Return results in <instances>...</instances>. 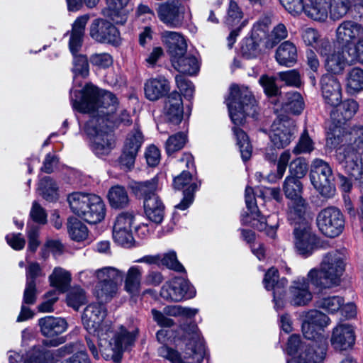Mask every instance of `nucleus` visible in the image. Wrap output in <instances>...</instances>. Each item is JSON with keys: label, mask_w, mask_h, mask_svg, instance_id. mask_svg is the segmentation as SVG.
<instances>
[{"label": "nucleus", "mask_w": 363, "mask_h": 363, "mask_svg": "<svg viewBox=\"0 0 363 363\" xmlns=\"http://www.w3.org/2000/svg\"><path fill=\"white\" fill-rule=\"evenodd\" d=\"M157 13L160 21L169 28H179L184 24V7L179 0H170L159 4Z\"/></svg>", "instance_id": "18"}, {"label": "nucleus", "mask_w": 363, "mask_h": 363, "mask_svg": "<svg viewBox=\"0 0 363 363\" xmlns=\"http://www.w3.org/2000/svg\"><path fill=\"white\" fill-rule=\"evenodd\" d=\"M110 206L113 208H123L128 206L129 198L125 189L119 185L112 186L108 192Z\"/></svg>", "instance_id": "38"}, {"label": "nucleus", "mask_w": 363, "mask_h": 363, "mask_svg": "<svg viewBox=\"0 0 363 363\" xmlns=\"http://www.w3.org/2000/svg\"><path fill=\"white\" fill-rule=\"evenodd\" d=\"M38 325L42 335L48 337L57 336L67 328V321L64 318L51 315L40 318Z\"/></svg>", "instance_id": "30"}, {"label": "nucleus", "mask_w": 363, "mask_h": 363, "mask_svg": "<svg viewBox=\"0 0 363 363\" xmlns=\"http://www.w3.org/2000/svg\"><path fill=\"white\" fill-rule=\"evenodd\" d=\"M106 315V309L104 305L91 303L85 308L82 322L90 334L97 336L103 357L119 363L123 352L133 346L138 329L133 325L112 327L111 324L104 323Z\"/></svg>", "instance_id": "1"}, {"label": "nucleus", "mask_w": 363, "mask_h": 363, "mask_svg": "<svg viewBox=\"0 0 363 363\" xmlns=\"http://www.w3.org/2000/svg\"><path fill=\"white\" fill-rule=\"evenodd\" d=\"M289 220L294 225L293 235L296 252L305 258L311 256L315 249L317 237L311 230L309 218L305 213Z\"/></svg>", "instance_id": "8"}, {"label": "nucleus", "mask_w": 363, "mask_h": 363, "mask_svg": "<svg viewBox=\"0 0 363 363\" xmlns=\"http://www.w3.org/2000/svg\"><path fill=\"white\" fill-rule=\"evenodd\" d=\"M317 225L320 231L325 236L337 237L344 229V216L336 207L325 208L321 210L317 216Z\"/></svg>", "instance_id": "13"}, {"label": "nucleus", "mask_w": 363, "mask_h": 363, "mask_svg": "<svg viewBox=\"0 0 363 363\" xmlns=\"http://www.w3.org/2000/svg\"><path fill=\"white\" fill-rule=\"evenodd\" d=\"M85 125V132L90 140V147L98 157L108 155L114 147V140L108 125L102 124L100 118L90 115Z\"/></svg>", "instance_id": "7"}, {"label": "nucleus", "mask_w": 363, "mask_h": 363, "mask_svg": "<svg viewBox=\"0 0 363 363\" xmlns=\"http://www.w3.org/2000/svg\"><path fill=\"white\" fill-rule=\"evenodd\" d=\"M310 283V279L304 277H296L291 281L287 294L288 302L291 306H306L309 304L313 299Z\"/></svg>", "instance_id": "21"}, {"label": "nucleus", "mask_w": 363, "mask_h": 363, "mask_svg": "<svg viewBox=\"0 0 363 363\" xmlns=\"http://www.w3.org/2000/svg\"><path fill=\"white\" fill-rule=\"evenodd\" d=\"M133 192L138 197L143 198L144 201L147 198L159 197L158 191L161 189L158 176L144 182H134L131 184Z\"/></svg>", "instance_id": "31"}, {"label": "nucleus", "mask_w": 363, "mask_h": 363, "mask_svg": "<svg viewBox=\"0 0 363 363\" xmlns=\"http://www.w3.org/2000/svg\"><path fill=\"white\" fill-rule=\"evenodd\" d=\"M27 236L28 238V249L32 252H35L40 245L38 240L39 236V227L34 224H28L27 225Z\"/></svg>", "instance_id": "64"}, {"label": "nucleus", "mask_w": 363, "mask_h": 363, "mask_svg": "<svg viewBox=\"0 0 363 363\" xmlns=\"http://www.w3.org/2000/svg\"><path fill=\"white\" fill-rule=\"evenodd\" d=\"M49 280L51 286L55 287L57 291L64 292L70 284L71 274L61 267H55L50 275Z\"/></svg>", "instance_id": "41"}, {"label": "nucleus", "mask_w": 363, "mask_h": 363, "mask_svg": "<svg viewBox=\"0 0 363 363\" xmlns=\"http://www.w3.org/2000/svg\"><path fill=\"white\" fill-rule=\"evenodd\" d=\"M357 0H334L333 4L330 6V16L333 20L343 17L348 12L352 5H356ZM363 2V0H359Z\"/></svg>", "instance_id": "49"}, {"label": "nucleus", "mask_w": 363, "mask_h": 363, "mask_svg": "<svg viewBox=\"0 0 363 363\" xmlns=\"http://www.w3.org/2000/svg\"><path fill=\"white\" fill-rule=\"evenodd\" d=\"M272 15L266 13L261 16L259 19L254 23L252 34L257 38H267L269 28L272 24Z\"/></svg>", "instance_id": "50"}, {"label": "nucleus", "mask_w": 363, "mask_h": 363, "mask_svg": "<svg viewBox=\"0 0 363 363\" xmlns=\"http://www.w3.org/2000/svg\"><path fill=\"white\" fill-rule=\"evenodd\" d=\"M225 103L235 125H242L247 116L254 117L257 112L256 101L252 92H230Z\"/></svg>", "instance_id": "9"}, {"label": "nucleus", "mask_w": 363, "mask_h": 363, "mask_svg": "<svg viewBox=\"0 0 363 363\" xmlns=\"http://www.w3.org/2000/svg\"><path fill=\"white\" fill-rule=\"evenodd\" d=\"M303 320L313 325L319 330H323L330 323V318L318 310H310L303 314Z\"/></svg>", "instance_id": "44"}, {"label": "nucleus", "mask_w": 363, "mask_h": 363, "mask_svg": "<svg viewBox=\"0 0 363 363\" xmlns=\"http://www.w3.org/2000/svg\"><path fill=\"white\" fill-rule=\"evenodd\" d=\"M306 4V14L317 21H325L331 6L330 0H308Z\"/></svg>", "instance_id": "36"}, {"label": "nucleus", "mask_w": 363, "mask_h": 363, "mask_svg": "<svg viewBox=\"0 0 363 363\" xmlns=\"http://www.w3.org/2000/svg\"><path fill=\"white\" fill-rule=\"evenodd\" d=\"M173 186L176 189H184V197L175 207L184 211L193 203L194 192L198 189L199 185L192 181L191 174L188 171L184 170L179 175L174 178Z\"/></svg>", "instance_id": "23"}, {"label": "nucleus", "mask_w": 363, "mask_h": 363, "mask_svg": "<svg viewBox=\"0 0 363 363\" xmlns=\"http://www.w3.org/2000/svg\"><path fill=\"white\" fill-rule=\"evenodd\" d=\"M269 101L280 109L293 114H300L304 108L303 98L299 92H265Z\"/></svg>", "instance_id": "19"}, {"label": "nucleus", "mask_w": 363, "mask_h": 363, "mask_svg": "<svg viewBox=\"0 0 363 363\" xmlns=\"http://www.w3.org/2000/svg\"><path fill=\"white\" fill-rule=\"evenodd\" d=\"M161 38L162 42L167 45L168 52H174V44L182 42V40L184 39L181 33L169 30L162 32Z\"/></svg>", "instance_id": "60"}, {"label": "nucleus", "mask_w": 363, "mask_h": 363, "mask_svg": "<svg viewBox=\"0 0 363 363\" xmlns=\"http://www.w3.org/2000/svg\"><path fill=\"white\" fill-rule=\"evenodd\" d=\"M89 34L96 41L115 47L118 46L121 42L118 29L111 22L103 18L93 21L90 26Z\"/></svg>", "instance_id": "15"}, {"label": "nucleus", "mask_w": 363, "mask_h": 363, "mask_svg": "<svg viewBox=\"0 0 363 363\" xmlns=\"http://www.w3.org/2000/svg\"><path fill=\"white\" fill-rule=\"evenodd\" d=\"M164 313L168 316H184L191 318L194 316L198 310L196 308L182 307L181 306H167L163 308Z\"/></svg>", "instance_id": "58"}, {"label": "nucleus", "mask_w": 363, "mask_h": 363, "mask_svg": "<svg viewBox=\"0 0 363 363\" xmlns=\"http://www.w3.org/2000/svg\"><path fill=\"white\" fill-rule=\"evenodd\" d=\"M344 303V299L339 296H330L319 298L315 303L316 307L321 308L328 313L337 312Z\"/></svg>", "instance_id": "45"}, {"label": "nucleus", "mask_w": 363, "mask_h": 363, "mask_svg": "<svg viewBox=\"0 0 363 363\" xmlns=\"http://www.w3.org/2000/svg\"><path fill=\"white\" fill-rule=\"evenodd\" d=\"M186 135L183 133H178L169 138L166 142V151L168 155L172 154L184 146Z\"/></svg>", "instance_id": "56"}, {"label": "nucleus", "mask_w": 363, "mask_h": 363, "mask_svg": "<svg viewBox=\"0 0 363 363\" xmlns=\"http://www.w3.org/2000/svg\"><path fill=\"white\" fill-rule=\"evenodd\" d=\"M143 143V135L138 129L130 131L125 141L123 150L138 154Z\"/></svg>", "instance_id": "51"}, {"label": "nucleus", "mask_w": 363, "mask_h": 363, "mask_svg": "<svg viewBox=\"0 0 363 363\" xmlns=\"http://www.w3.org/2000/svg\"><path fill=\"white\" fill-rule=\"evenodd\" d=\"M86 296L84 290L79 287H74L67 295V303L68 306L75 310L85 303Z\"/></svg>", "instance_id": "55"}, {"label": "nucleus", "mask_w": 363, "mask_h": 363, "mask_svg": "<svg viewBox=\"0 0 363 363\" xmlns=\"http://www.w3.org/2000/svg\"><path fill=\"white\" fill-rule=\"evenodd\" d=\"M38 191L47 201H53L57 199L58 186L50 177H45L40 181Z\"/></svg>", "instance_id": "43"}, {"label": "nucleus", "mask_w": 363, "mask_h": 363, "mask_svg": "<svg viewBox=\"0 0 363 363\" xmlns=\"http://www.w3.org/2000/svg\"><path fill=\"white\" fill-rule=\"evenodd\" d=\"M347 61L343 52L338 50L328 55L325 59V67L328 72L334 74H339L345 69Z\"/></svg>", "instance_id": "40"}, {"label": "nucleus", "mask_w": 363, "mask_h": 363, "mask_svg": "<svg viewBox=\"0 0 363 363\" xmlns=\"http://www.w3.org/2000/svg\"><path fill=\"white\" fill-rule=\"evenodd\" d=\"M363 37V26L354 21H343L336 29V40L342 47L354 45Z\"/></svg>", "instance_id": "26"}, {"label": "nucleus", "mask_w": 363, "mask_h": 363, "mask_svg": "<svg viewBox=\"0 0 363 363\" xmlns=\"http://www.w3.org/2000/svg\"><path fill=\"white\" fill-rule=\"evenodd\" d=\"M119 284L116 282H106L98 281L95 287L94 294L100 302L110 301L117 294Z\"/></svg>", "instance_id": "39"}, {"label": "nucleus", "mask_w": 363, "mask_h": 363, "mask_svg": "<svg viewBox=\"0 0 363 363\" xmlns=\"http://www.w3.org/2000/svg\"><path fill=\"white\" fill-rule=\"evenodd\" d=\"M359 106L357 101L348 99L342 101L338 109L333 111L330 117L337 125L344 123L346 121L351 119L357 113Z\"/></svg>", "instance_id": "35"}, {"label": "nucleus", "mask_w": 363, "mask_h": 363, "mask_svg": "<svg viewBox=\"0 0 363 363\" xmlns=\"http://www.w3.org/2000/svg\"><path fill=\"white\" fill-rule=\"evenodd\" d=\"M347 259L344 250H333L325 254L320 268H313L307 274L311 284L320 289L339 286L345 272Z\"/></svg>", "instance_id": "4"}, {"label": "nucleus", "mask_w": 363, "mask_h": 363, "mask_svg": "<svg viewBox=\"0 0 363 363\" xmlns=\"http://www.w3.org/2000/svg\"><path fill=\"white\" fill-rule=\"evenodd\" d=\"M183 101L180 92H168L165 99L164 117L167 123L179 124L183 119Z\"/></svg>", "instance_id": "28"}, {"label": "nucleus", "mask_w": 363, "mask_h": 363, "mask_svg": "<svg viewBox=\"0 0 363 363\" xmlns=\"http://www.w3.org/2000/svg\"><path fill=\"white\" fill-rule=\"evenodd\" d=\"M186 338L188 342L184 352V358L177 351L167 346L160 347V355L172 363H201L205 356V346L196 325L189 327L186 332Z\"/></svg>", "instance_id": "6"}, {"label": "nucleus", "mask_w": 363, "mask_h": 363, "mask_svg": "<svg viewBox=\"0 0 363 363\" xmlns=\"http://www.w3.org/2000/svg\"><path fill=\"white\" fill-rule=\"evenodd\" d=\"M314 149L313 142L308 136L306 130H304L301 135L298 143L294 148V153L296 155L302 153H309Z\"/></svg>", "instance_id": "59"}, {"label": "nucleus", "mask_w": 363, "mask_h": 363, "mask_svg": "<svg viewBox=\"0 0 363 363\" xmlns=\"http://www.w3.org/2000/svg\"><path fill=\"white\" fill-rule=\"evenodd\" d=\"M74 345H66L55 350H48L45 347H34L28 354L24 363H53L57 358L73 352Z\"/></svg>", "instance_id": "25"}, {"label": "nucleus", "mask_w": 363, "mask_h": 363, "mask_svg": "<svg viewBox=\"0 0 363 363\" xmlns=\"http://www.w3.org/2000/svg\"><path fill=\"white\" fill-rule=\"evenodd\" d=\"M168 80L164 77H158L148 79L144 87V91H169Z\"/></svg>", "instance_id": "62"}, {"label": "nucleus", "mask_w": 363, "mask_h": 363, "mask_svg": "<svg viewBox=\"0 0 363 363\" xmlns=\"http://www.w3.org/2000/svg\"><path fill=\"white\" fill-rule=\"evenodd\" d=\"M67 202L72 212L89 223L96 224L105 217V205L96 194L73 192L67 196Z\"/></svg>", "instance_id": "5"}, {"label": "nucleus", "mask_w": 363, "mask_h": 363, "mask_svg": "<svg viewBox=\"0 0 363 363\" xmlns=\"http://www.w3.org/2000/svg\"><path fill=\"white\" fill-rule=\"evenodd\" d=\"M161 264L178 272L184 271L183 265L177 260L176 253L174 251L169 252L163 256L161 255Z\"/></svg>", "instance_id": "63"}, {"label": "nucleus", "mask_w": 363, "mask_h": 363, "mask_svg": "<svg viewBox=\"0 0 363 363\" xmlns=\"http://www.w3.org/2000/svg\"><path fill=\"white\" fill-rule=\"evenodd\" d=\"M245 199L247 212L242 214L241 222L245 225H251L258 230H266L271 238H274L276 228L267 224V218L260 214L258 210L252 188L247 186L245 192Z\"/></svg>", "instance_id": "11"}, {"label": "nucleus", "mask_w": 363, "mask_h": 363, "mask_svg": "<svg viewBox=\"0 0 363 363\" xmlns=\"http://www.w3.org/2000/svg\"><path fill=\"white\" fill-rule=\"evenodd\" d=\"M310 178L314 188L324 197H332L335 188L332 182L333 172L329 164L321 159L313 161Z\"/></svg>", "instance_id": "10"}, {"label": "nucleus", "mask_w": 363, "mask_h": 363, "mask_svg": "<svg viewBox=\"0 0 363 363\" xmlns=\"http://www.w3.org/2000/svg\"><path fill=\"white\" fill-rule=\"evenodd\" d=\"M73 67L72 71L74 75V86L70 91H106L105 89H99L90 82L84 80H79L78 77L86 78L89 74V60L84 55H73Z\"/></svg>", "instance_id": "22"}, {"label": "nucleus", "mask_w": 363, "mask_h": 363, "mask_svg": "<svg viewBox=\"0 0 363 363\" xmlns=\"http://www.w3.org/2000/svg\"><path fill=\"white\" fill-rule=\"evenodd\" d=\"M143 274L142 267L138 265L130 267L123 276L125 291L130 294L139 293L141 288Z\"/></svg>", "instance_id": "33"}, {"label": "nucleus", "mask_w": 363, "mask_h": 363, "mask_svg": "<svg viewBox=\"0 0 363 363\" xmlns=\"http://www.w3.org/2000/svg\"><path fill=\"white\" fill-rule=\"evenodd\" d=\"M145 213L152 222L159 224L164 216V205L160 197H151L143 201Z\"/></svg>", "instance_id": "34"}, {"label": "nucleus", "mask_w": 363, "mask_h": 363, "mask_svg": "<svg viewBox=\"0 0 363 363\" xmlns=\"http://www.w3.org/2000/svg\"><path fill=\"white\" fill-rule=\"evenodd\" d=\"M326 354L319 357L318 352L306 349L298 355L293 357L287 363H322Z\"/></svg>", "instance_id": "52"}, {"label": "nucleus", "mask_w": 363, "mask_h": 363, "mask_svg": "<svg viewBox=\"0 0 363 363\" xmlns=\"http://www.w3.org/2000/svg\"><path fill=\"white\" fill-rule=\"evenodd\" d=\"M288 36V30L286 26L283 23H279L274 26L271 33L267 35L266 47L272 48L282 40Z\"/></svg>", "instance_id": "53"}, {"label": "nucleus", "mask_w": 363, "mask_h": 363, "mask_svg": "<svg viewBox=\"0 0 363 363\" xmlns=\"http://www.w3.org/2000/svg\"><path fill=\"white\" fill-rule=\"evenodd\" d=\"M278 279V270L274 267H272L266 272L263 280L267 290H274V308L277 311L282 309L285 306V301L283 298L282 294L279 293V289L287 284L286 279L282 278L280 281Z\"/></svg>", "instance_id": "27"}, {"label": "nucleus", "mask_w": 363, "mask_h": 363, "mask_svg": "<svg viewBox=\"0 0 363 363\" xmlns=\"http://www.w3.org/2000/svg\"><path fill=\"white\" fill-rule=\"evenodd\" d=\"M94 274L98 281L116 282L117 284L121 282L124 276L122 270L111 266L99 269L94 272Z\"/></svg>", "instance_id": "42"}, {"label": "nucleus", "mask_w": 363, "mask_h": 363, "mask_svg": "<svg viewBox=\"0 0 363 363\" xmlns=\"http://www.w3.org/2000/svg\"><path fill=\"white\" fill-rule=\"evenodd\" d=\"M347 86L352 91L363 90V69L352 68L347 74Z\"/></svg>", "instance_id": "54"}, {"label": "nucleus", "mask_w": 363, "mask_h": 363, "mask_svg": "<svg viewBox=\"0 0 363 363\" xmlns=\"http://www.w3.org/2000/svg\"><path fill=\"white\" fill-rule=\"evenodd\" d=\"M70 99L74 110L99 117L102 124L108 125L110 130L132 123L126 110L117 111L118 99L113 92H71Z\"/></svg>", "instance_id": "2"}, {"label": "nucleus", "mask_w": 363, "mask_h": 363, "mask_svg": "<svg viewBox=\"0 0 363 363\" xmlns=\"http://www.w3.org/2000/svg\"><path fill=\"white\" fill-rule=\"evenodd\" d=\"M308 344L303 343L301 341L299 335H292L288 340L286 350L288 354L295 357L298 355L302 351H304L306 347L308 348Z\"/></svg>", "instance_id": "57"}, {"label": "nucleus", "mask_w": 363, "mask_h": 363, "mask_svg": "<svg viewBox=\"0 0 363 363\" xmlns=\"http://www.w3.org/2000/svg\"><path fill=\"white\" fill-rule=\"evenodd\" d=\"M301 330L303 336L311 340L308 345V350L318 352L319 357L326 354L328 349L327 340L320 330L303 320Z\"/></svg>", "instance_id": "29"}, {"label": "nucleus", "mask_w": 363, "mask_h": 363, "mask_svg": "<svg viewBox=\"0 0 363 363\" xmlns=\"http://www.w3.org/2000/svg\"><path fill=\"white\" fill-rule=\"evenodd\" d=\"M327 143L336 147V160L349 175H358L359 169L357 160L363 153V125L351 127L347 130L336 128Z\"/></svg>", "instance_id": "3"}, {"label": "nucleus", "mask_w": 363, "mask_h": 363, "mask_svg": "<svg viewBox=\"0 0 363 363\" xmlns=\"http://www.w3.org/2000/svg\"><path fill=\"white\" fill-rule=\"evenodd\" d=\"M237 139V144L239 146L241 157L244 161L248 160L252 155V145L246 133L239 128H233Z\"/></svg>", "instance_id": "48"}, {"label": "nucleus", "mask_w": 363, "mask_h": 363, "mask_svg": "<svg viewBox=\"0 0 363 363\" xmlns=\"http://www.w3.org/2000/svg\"><path fill=\"white\" fill-rule=\"evenodd\" d=\"M196 291L190 283L182 278L174 277L167 281L161 288L160 296L169 301L178 302L184 298H193Z\"/></svg>", "instance_id": "16"}, {"label": "nucleus", "mask_w": 363, "mask_h": 363, "mask_svg": "<svg viewBox=\"0 0 363 363\" xmlns=\"http://www.w3.org/2000/svg\"><path fill=\"white\" fill-rule=\"evenodd\" d=\"M356 340L355 328L347 323H338L331 331L330 342L335 351H347L353 347Z\"/></svg>", "instance_id": "17"}, {"label": "nucleus", "mask_w": 363, "mask_h": 363, "mask_svg": "<svg viewBox=\"0 0 363 363\" xmlns=\"http://www.w3.org/2000/svg\"><path fill=\"white\" fill-rule=\"evenodd\" d=\"M279 82H284L286 86H294L300 89L301 80L299 73L295 70H290L284 72H279Z\"/></svg>", "instance_id": "61"}, {"label": "nucleus", "mask_w": 363, "mask_h": 363, "mask_svg": "<svg viewBox=\"0 0 363 363\" xmlns=\"http://www.w3.org/2000/svg\"><path fill=\"white\" fill-rule=\"evenodd\" d=\"M283 191L286 198L291 200L287 213L288 220H294L306 213L307 203L301 196L302 184L298 179L288 176L286 177Z\"/></svg>", "instance_id": "12"}, {"label": "nucleus", "mask_w": 363, "mask_h": 363, "mask_svg": "<svg viewBox=\"0 0 363 363\" xmlns=\"http://www.w3.org/2000/svg\"><path fill=\"white\" fill-rule=\"evenodd\" d=\"M296 131L294 122L287 117L279 118L271 125L269 136L271 142L278 149L289 145Z\"/></svg>", "instance_id": "14"}, {"label": "nucleus", "mask_w": 363, "mask_h": 363, "mask_svg": "<svg viewBox=\"0 0 363 363\" xmlns=\"http://www.w3.org/2000/svg\"><path fill=\"white\" fill-rule=\"evenodd\" d=\"M297 57V48L289 40L282 43L276 50L275 58L281 65L288 67H292L296 64Z\"/></svg>", "instance_id": "32"}, {"label": "nucleus", "mask_w": 363, "mask_h": 363, "mask_svg": "<svg viewBox=\"0 0 363 363\" xmlns=\"http://www.w3.org/2000/svg\"><path fill=\"white\" fill-rule=\"evenodd\" d=\"M261 38H257L254 35L242 40L240 50L244 57L246 58L256 57L259 52V42Z\"/></svg>", "instance_id": "47"}, {"label": "nucleus", "mask_w": 363, "mask_h": 363, "mask_svg": "<svg viewBox=\"0 0 363 363\" xmlns=\"http://www.w3.org/2000/svg\"><path fill=\"white\" fill-rule=\"evenodd\" d=\"M68 233L70 238L75 241L84 240L88 236L86 226L75 218H71L67 223Z\"/></svg>", "instance_id": "46"}, {"label": "nucleus", "mask_w": 363, "mask_h": 363, "mask_svg": "<svg viewBox=\"0 0 363 363\" xmlns=\"http://www.w3.org/2000/svg\"><path fill=\"white\" fill-rule=\"evenodd\" d=\"M133 216L129 213H121L116 219L113 228V238L118 245L128 247L133 241L132 225Z\"/></svg>", "instance_id": "24"}, {"label": "nucleus", "mask_w": 363, "mask_h": 363, "mask_svg": "<svg viewBox=\"0 0 363 363\" xmlns=\"http://www.w3.org/2000/svg\"><path fill=\"white\" fill-rule=\"evenodd\" d=\"M243 18L244 13L241 8L235 1L231 0L229 2L224 19V24L230 30V34L227 38L230 48H232L240 31L247 23V21L243 19Z\"/></svg>", "instance_id": "20"}, {"label": "nucleus", "mask_w": 363, "mask_h": 363, "mask_svg": "<svg viewBox=\"0 0 363 363\" xmlns=\"http://www.w3.org/2000/svg\"><path fill=\"white\" fill-rule=\"evenodd\" d=\"M172 63L179 72L189 75L196 74L199 70V63L197 58L190 54H184L172 60Z\"/></svg>", "instance_id": "37"}]
</instances>
